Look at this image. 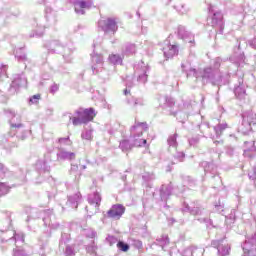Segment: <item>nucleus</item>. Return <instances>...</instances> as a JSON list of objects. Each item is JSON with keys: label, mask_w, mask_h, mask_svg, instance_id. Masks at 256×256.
I'll list each match as a JSON object with an SVG mask.
<instances>
[{"label": "nucleus", "mask_w": 256, "mask_h": 256, "mask_svg": "<svg viewBox=\"0 0 256 256\" xmlns=\"http://www.w3.org/2000/svg\"><path fill=\"white\" fill-rule=\"evenodd\" d=\"M234 93L237 97V99H245L246 91H245V86L243 84L235 87Z\"/></svg>", "instance_id": "27"}, {"label": "nucleus", "mask_w": 256, "mask_h": 256, "mask_svg": "<svg viewBox=\"0 0 256 256\" xmlns=\"http://www.w3.org/2000/svg\"><path fill=\"white\" fill-rule=\"evenodd\" d=\"M130 143H132L133 147H143V145L147 144V140L139 136H130Z\"/></svg>", "instance_id": "22"}, {"label": "nucleus", "mask_w": 256, "mask_h": 256, "mask_svg": "<svg viewBox=\"0 0 256 256\" xmlns=\"http://www.w3.org/2000/svg\"><path fill=\"white\" fill-rule=\"evenodd\" d=\"M244 147V156L253 157V153H256L255 142H245Z\"/></svg>", "instance_id": "18"}, {"label": "nucleus", "mask_w": 256, "mask_h": 256, "mask_svg": "<svg viewBox=\"0 0 256 256\" xmlns=\"http://www.w3.org/2000/svg\"><path fill=\"white\" fill-rule=\"evenodd\" d=\"M175 159H176L178 162L183 161V159H185V153H183V152H177L176 155H175Z\"/></svg>", "instance_id": "49"}, {"label": "nucleus", "mask_w": 256, "mask_h": 256, "mask_svg": "<svg viewBox=\"0 0 256 256\" xmlns=\"http://www.w3.org/2000/svg\"><path fill=\"white\" fill-rule=\"evenodd\" d=\"M135 53H137L135 44H126L122 49L123 55H135Z\"/></svg>", "instance_id": "24"}, {"label": "nucleus", "mask_w": 256, "mask_h": 256, "mask_svg": "<svg viewBox=\"0 0 256 256\" xmlns=\"http://www.w3.org/2000/svg\"><path fill=\"white\" fill-rule=\"evenodd\" d=\"M171 195V186L163 185L160 189V197L162 201H167Z\"/></svg>", "instance_id": "25"}, {"label": "nucleus", "mask_w": 256, "mask_h": 256, "mask_svg": "<svg viewBox=\"0 0 256 256\" xmlns=\"http://www.w3.org/2000/svg\"><path fill=\"white\" fill-rule=\"evenodd\" d=\"M144 131H147V123L135 122V125L130 129V137H141Z\"/></svg>", "instance_id": "9"}, {"label": "nucleus", "mask_w": 256, "mask_h": 256, "mask_svg": "<svg viewBox=\"0 0 256 256\" xmlns=\"http://www.w3.org/2000/svg\"><path fill=\"white\" fill-rule=\"evenodd\" d=\"M132 247H135V249H142L143 242L140 240H132Z\"/></svg>", "instance_id": "44"}, {"label": "nucleus", "mask_w": 256, "mask_h": 256, "mask_svg": "<svg viewBox=\"0 0 256 256\" xmlns=\"http://www.w3.org/2000/svg\"><path fill=\"white\" fill-rule=\"evenodd\" d=\"M225 129H227V124H219L218 126H215L214 131L216 133V136L221 137V134L223 133V131H225Z\"/></svg>", "instance_id": "34"}, {"label": "nucleus", "mask_w": 256, "mask_h": 256, "mask_svg": "<svg viewBox=\"0 0 256 256\" xmlns=\"http://www.w3.org/2000/svg\"><path fill=\"white\" fill-rule=\"evenodd\" d=\"M43 221H44V225H46V227H49L53 231H55L56 229H59V224H58L57 219L55 218L54 215H50V216L45 217L43 219Z\"/></svg>", "instance_id": "16"}, {"label": "nucleus", "mask_w": 256, "mask_h": 256, "mask_svg": "<svg viewBox=\"0 0 256 256\" xmlns=\"http://www.w3.org/2000/svg\"><path fill=\"white\" fill-rule=\"evenodd\" d=\"M98 27H100V29H102V31H105L106 33H115V31H117L118 29L117 22L113 18L99 20Z\"/></svg>", "instance_id": "5"}, {"label": "nucleus", "mask_w": 256, "mask_h": 256, "mask_svg": "<svg viewBox=\"0 0 256 256\" xmlns=\"http://www.w3.org/2000/svg\"><path fill=\"white\" fill-rule=\"evenodd\" d=\"M129 77L127 78V82H126V86L127 87H133V84H131L130 82H129Z\"/></svg>", "instance_id": "62"}, {"label": "nucleus", "mask_w": 256, "mask_h": 256, "mask_svg": "<svg viewBox=\"0 0 256 256\" xmlns=\"http://www.w3.org/2000/svg\"><path fill=\"white\" fill-rule=\"evenodd\" d=\"M158 243H159L160 247H162V249H165V247H167V245H169V237L162 236V238L158 240Z\"/></svg>", "instance_id": "38"}, {"label": "nucleus", "mask_w": 256, "mask_h": 256, "mask_svg": "<svg viewBox=\"0 0 256 256\" xmlns=\"http://www.w3.org/2000/svg\"><path fill=\"white\" fill-rule=\"evenodd\" d=\"M39 99H41V95H39V94L32 96L29 99V105H35V104L39 103Z\"/></svg>", "instance_id": "42"}, {"label": "nucleus", "mask_w": 256, "mask_h": 256, "mask_svg": "<svg viewBox=\"0 0 256 256\" xmlns=\"http://www.w3.org/2000/svg\"><path fill=\"white\" fill-rule=\"evenodd\" d=\"M245 57L243 55H240L239 58L237 60H233V58H231V61H234V63H236L237 65H241V63H243Z\"/></svg>", "instance_id": "56"}, {"label": "nucleus", "mask_w": 256, "mask_h": 256, "mask_svg": "<svg viewBox=\"0 0 256 256\" xmlns=\"http://www.w3.org/2000/svg\"><path fill=\"white\" fill-rule=\"evenodd\" d=\"M212 247H215L218 249V254L220 256H227L229 255V251H231V247L228 246V244L223 245L219 240L212 241Z\"/></svg>", "instance_id": "12"}, {"label": "nucleus", "mask_w": 256, "mask_h": 256, "mask_svg": "<svg viewBox=\"0 0 256 256\" xmlns=\"http://www.w3.org/2000/svg\"><path fill=\"white\" fill-rule=\"evenodd\" d=\"M15 57H16V59H18L19 61H26V60H27V56H26L25 54L19 55V53L16 52Z\"/></svg>", "instance_id": "54"}, {"label": "nucleus", "mask_w": 256, "mask_h": 256, "mask_svg": "<svg viewBox=\"0 0 256 256\" xmlns=\"http://www.w3.org/2000/svg\"><path fill=\"white\" fill-rule=\"evenodd\" d=\"M79 201H81V193L79 192L68 197V203L69 205H71L73 209H77V206L79 205Z\"/></svg>", "instance_id": "21"}, {"label": "nucleus", "mask_w": 256, "mask_h": 256, "mask_svg": "<svg viewBox=\"0 0 256 256\" xmlns=\"http://www.w3.org/2000/svg\"><path fill=\"white\" fill-rule=\"evenodd\" d=\"M215 209H216V211H218V213H221V211H223V206H221V205H216V206H215Z\"/></svg>", "instance_id": "61"}, {"label": "nucleus", "mask_w": 256, "mask_h": 256, "mask_svg": "<svg viewBox=\"0 0 256 256\" xmlns=\"http://www.w3.org/2000/svg\"><path fill=\"white\" fill-rule=\"evenodd\" d=\"M178 35H179V37H181V39H183L184 41H186L188 43L195 42V39L193 38V34H191V32H189V31H187V29H185V27H179Z\"/></svg>", "instance_id": "15"}, {"label": "nucleus", "mask_w": 256, "mask_h": 256, "mask_svg": "<svg viewBox=\"0 0 256 256\" xmlns=\"http://www.w3.org/2000/svg\"><path fill=\"white\" fill-rule=\"evenodd\" d=\"M81 139H84L85 141H91L93 139V132L91 130L82 131Z\"/></svg>", "instance_id": "33"}, {"label": "nucleus", "mask_w": 256, "mask_h": 256, "mask_svg": "<svg viewBox=\"0 0 256 256\" xmlns=\"http://www.w3.org/2000/svg\"><path fill=\"white\" fill-rule=\"evenodd\" d=\"M83 235L88 237L89 239H95L97 237V232L91 228H87L83 230Z\"/></svg>", "instance_id": "31"}, {"label": "nucleus", "mask_w": 256, "mask_h": 256, "mask_svg": "<svg viewBox=\"0 0 256 256\" xmlns=\"http://www.w3.org/2000/svg\"><path fill=\"white\" fill-rule=\"evenodd\" d=\"M65 255L67 256H74L75 255V249L71 246H67L65 250Z\"/></svg>", "instance_id": "46"}, {"label": "nucleus", "mask_w": 256, "mask_h": 256, "mask_svg": "<svg viewBox=\"0 0 256 256\" xmlns=\"http://www.w3.org/2000/svg\"><path fill=\"white\" fill-rule=\"evenodd\" d=\"M108 61L112 65H121V63H123V57L119 54H110Z\"/></svg>", "instance_id": "26"}, {"label": "nucleus", "mask_w": 256, "mask_h": 256, "mask_svg": "<svg viewBox=\"0 0 256 256\" xmlns=\"http://www.w3.org/2000/svg\"><path fill=\"white\" fill-rule=\"evenodd\" d=\"M86 251H87L88 253H95V252L97 251V246H96V245L88 246V247L86 248Z\"/></svg>", "instance_id": "55"}, {"label": "nucleus", "mask_w": 256, "mask_h": 256, "mask_svg": "<svg viewBox=\"0 0 256 256\" xmlns=\"http://www.w3.org/2000/svg\"><path fill=\"white\" fill-rule=\"evenodd\" d=\"M45 19L49 25H55L57 23V13L53 8L47 7L45 10Z\"/></svg>", "instance_id": "13"}, {"label": "nucleus", "mask_w": 256, "mask_h": 256, "mask_svg": "<svg viewBox=\"0 0 256 256\" xmlns=\"http://www.w3.org/2000/svg\"><path fill=\"white\" fill-rule=\"evenodd\" d=\"M219 67H221V58L214 60L213 67L199 71L195 68H188L187 65L182 64V69L187 72V75H193L196 79H202L203 83H212V85H223V76H221V72H219Z\"/></svg>", "instance_id": "1"}, {"label": "nucleus", "mask_w": 256, "mask_h": 256, "mask_svg": "<svg viewBox=\"0 0 256 256\" xmlns=\"http://www.w3.org/2000/svg\"><path fill=\"white\" fill-rule=\"evenodd\" d=\"M6 115L8 116V117H10V125H11V127H15V128H17V129H19V127H25L23 124H21V123H18V124H15V120H13V118L14 117H17V114H15V110H11V109H8V110H6Z\"/></svg>", "instance_id": "23"}, {"label": "nucleus", "mask_w": 256, "mask_h": 256, "mask_svg": "<svg viewBox=\"0 0 256 256\" xmlns=\"http://www.w3.org/2000/svg\"><path fill=\"white\" fill-rule=\"evenodd\" d=\"M58 141H59L60 145H68V146L73 145V142L71 141V139H69V137L60 138Z\"/></svg>", "instance_id": "43"}, {"label": "nucleus", "mask_w": 256, "mask_h": 256, "mask_svg": "<svg viewBox=\"0 0 256 256\" xmlns=\"http://www.w3.org/2000/svg\"><path fill=\"white\" fill-rule=\"evenodd\" d=\"M95 110L93 108L83 109L79 108L73 114L69 113L68 118L72 121V125L77 127V125H83L89 123L92 119L95 118Z\"/></svg>", "instance_id": "2"}, {"label": "nucleus", "mask_w": 256, "mask_h": 256, "mask_svg": "<svg viewBox=\"0 0 256 256\" xmlns=\"http://www.w3.org/2000/svg\"><path fill=\"white\" fill-rule=\"evenodd\" d=\"M142 179L144 180V181H153V179H155V175H153V174H149V173H146V174H144L143 176H142Z\"/></svg>", "instance_id": "48"}, {"label": "nucleus", "mask_w": 256, "mask_h": 256, "mask_svg": "<svg viewBox=\"0 0 256 256\" xmlns=\"http://www.w3.org/2000/svg\"><path fill=\"white\" fill-rule=\"evenodd\" d=\"M44 29L40 28L36 30V33H31L30 37H43Z\"/></svg>", "instance_id": "47"}, {"label": "nucleus", "mask_w": 256, "mask_h": 256, "mask_svg": "<svg viewBox=\"0 0 256 256\" xmlns=\"http://www.w3.org/2000/svg\"><path fill=\"white\" fill-rule=\"evenodd\" d=\"M251 125H256V114H243L242 125L239 127V131L246 135V133H249V131H251Z\"/></svg>", "instance_id": "4"}, {"label": "nucleus", "mask_w": 256, "mask_h": 256, "mask_svg": "<svg viewBox=\"0 0 256 256\" xmlns=\"http://www.w3.org/2000/svg\"><path fill=\"white\" fill-rule=\"evenodd\" d=\"M93 1L91 0H78L74 3L75 13L77 15H85V9H91Z\"/></svg>", "instance_id": "6"}, {"label": "nucleus", "mask_w": 256, "mask_h": 256, "mask_svg": "<svg viewBox=\"0 0 256 256\" xmlns=\"http://www.w3.org/2000/svg\"><path fill=\"white\" fill-rule=\"evenodd\" d=\"M66 239V241H65ZM69 239V235L67 234H62L61 240H60V248L63 247V245H65V243H67Z\"/></svg>", "instance_id": "50"}, {"label": "nucleus", "mask_w": 256, "mask_h": 256, "mask_svg": "<svg viewBox=\"0 0 256 256\" xmlns=\"http://www.w3.org/2000/svg\"><path fill=\"white\" fill-rule=\"evenodd\" d=\"M103 65V63L92 64V71L94 75H97V73H101V71H103Z\"/></svg>", "instance_id": "37"}, {"label": "nucleus", "mask_w": 256, "mask_h": 256, "mask_svg": "<svg viewBox=\"0 0 256 256\" xmlns=\"http://www.w3.org/2000/svg\"><path fill=\"white\" fill-rule=\"evenodd\" d=\"M129 105H131V107H137L139 105H144L143 99L139 98H132L129 102Z\"/></svg>", "instance_id": "36"}, {"label": "nucleus", "mask_w": 256, "mask_h": 256, "mask_svg": "<svg viewBox=\"0 0 256 256\" xmlns=\"http://www.w3.org/2000/svg\"><path fill=\"white\" fill-rule=\"evenodd\" d=\"M123 213H125V207L123 205L117 204L113 205L108 211H107V217L109 219H121L123 217Z\"/></svg>", "instance_id": "7"}, {"label": "nucleus", "mask_w": 256, "mask_h": 256, "mask_svg": "<svg viewBox=\"0 0 256 256\" xmlns=\"http://www.w3.org/2000/svg\"><path fill=\"white\" fill-rule=\"evenodd\" d=\"M166 105H168V107H173V105H175V100L172 98H169L166 100Z\"/></svg>", "instance_id": "57"}, {"label": "nucleus", "mask_w": 256, "mask_h": 256, "mask_svg": "<svg viewBox=\"0 0 256 256\" xmlns=\"http://www.w3.org/2000/svg\"><path fill=\"white\" fill-rule=\"evenodd\" d=\"M57 159L58 161H71L72 159H75V153L60 150L57 153Z\"/></svg>", "instance_id": "17"}, {"label": "nucleus", "mask_w": 256, "mask_h": 256, "mask_svg": "<svg viewBox=\"0 0 256 256\" xmlns=\"http://www.w3.org/2000/svg\"><path fill=\"white\" fill-rule=\"evenodd\" d=\"M167 143L169 147H173L174 149H177V134H173L169 136Z\"/></svg>", "instance_id": "30"}, {"label": "nucleus", "mask_w": 256, "mask_h": 256, "mask_svg": "<svg viewBox=\"0 0 256 256\" xmlns=\"http://www.w3.org/2000/svg\"><path fill=\"white\" fill-rule=\"evenodd\" d=\"M203 255V249L197 248V247H192V248H187L184 250L182 256H202Z\"/></svg>", "instance_id": "19"}, {"label": "nucleus", "mask_w": 256, "mask_h": 256, "mask_svg": "<svg viewBox=\"0 0 256 256\" xmlns=\"http://www.w3.org/2000/svg\"><path fill=\"white\" fill-rule=\"evenodd\" d=\"M131 147H133V143H130L128 140H123L122 142H120V149L122 151H129Z\"/></svg>", "instance_id": "35"}, {"label": "nucleus", "mask_w": 256, "mask_h": 256, "mask_svg": "<svg viewBox=\"0 0 256 256\" xmlns=\"http://www.w3.org/2000/svg\"><path fill=\"white\" fill-rule=\"evenodd\" d=\"M107 243H109L110 245H115V243H117V239L115 238V236H108L106 238Z\"/></svg>", "instance_id": "51"}, {"label": "nucleus", "mask_w": 256, "mask_h": 256, "mask_svg": "<svg viewBox=\"0 0 256 256\" xmlns=\"http://www.w3.org/2000/svg\"><path fill=\"white\" fill-rule=\"evenodd\" d=\"M250 47H252V49H256V38H254L252 41L249 42Z\"/></svg>", "instance_id": "60"}, {"label": "nucleus", "mask_w": 256, "mask_h": 256, "mask_svg": "<svg viewBox=\"0 0 256 256\" xmlns=\"http://www.w3.org/2000/svg\"><path fill=\"white\" fill-rule=\"evenodd\" d=\"M8 169L5 167V165H3L2 163H0V177H5V175H7L8 173Z\"/></svg>", "instance_id": "45"}, {"label": "nucleus", "mask_w": 256, "mask_h": 256, "mask_svg": "<svg viewBox=\"0 0 256 256\" xmlns=\"http://www.w3.org/2000/svg\"><path fill=\"white\" fill-rule=\"evenodd\" d=\"M88 202L90 203V205H95V207H99V205L101 204V194H99L98 192L90 194L88 196Z\"/></svg>", "instance_id": "20"}, {"label": "nucleus", "mask_w": 256, "mask_h": 256, "mask_svg": "<svg viewBox=\"0 0 256 256\" xmlns=\"http://www.w3.org/2000/svg\"><path fill=\"white\" fill-rule=\"evenodd\" d=\"M197 143H199V138H191L189 140L190 145H197Z\"/></svg>", "instance_id": "59"}, {"label": "nucleus", "mask_w": 256, "mask_h": 256, "mask_svg": "<svg viewBox=\"0 0 256 256\" xmlns=\"http://www.w3.org/2000/svg\"><path fill=\"white\" fill-rule=\"evenodd\" d=\"M13 256H27V254L23 250L16 249V250H14Z\"/></svg>", "instance_id": "53"}, {"label": "nucleus", "mask_w": 256, "mask_h": 256, "mask_svg": "<svg viewBox=\"0 0 256 256\" xmlns=\"http://www.w3.org/2000/svg\"><path fill=\"white\" fill-rule=\"evenodd\" d=\"M129 93V90L128 89H125L124 90V94L127 95Z\"/></svg>", "instance_id": "64"}, {"label": "nucleus", "mask_w": 256, "mask_h": 256, "mask_svg": "<svg viewBox=\"0 0 256 256\" xmlns=\"http://www.w3.org/2000/svg\"><path fill=\"white\" fill-rule=\"evenodd\" d=\"M50 47H51V49L49 50L50 53H62L63 52L64 57H67V55H69V53H71V49L63 46V44L59 41L51 42Z\"/></svg>", "instance_id": "8"}, {"label": "nucleus", "mask_w": 256, "mask_h": 256, "mask_svg": "<svg viewBox=\"0 0 256 256\" xmlns=\"http://www.w3.org/2000/svg\"><path fill=\"white\" fill-rule=\"evenodd\" d=\"M26 85H27V78H25L23 74L21 75L16 74L10 86V91H13V89L14 91H17L19 87H25Z\"/></svg>", "instance_id": "10"}, {"label": "nucleus", "mask_w": 256, "mask_h": 256, "mask_svg": "<svg viewBox=\"0 0 256 256\" xmlns=\"http://www.w3.org/2000/svg\"><path fill=\"white\" fill-rule=\"evenodd\" d=\"M59 91V85L57 84H53L50 87V93H52V95H55V93H57Z\"/></svg>", "instance_id": "52"}, {"label": "nucleus", "mask_w": 256, "mask_h": 256, "mask_svg": "<svg viewBox=\"0 0 256 256\" xmlns=\"http://www.w3.org/2000/svg\"><path fill=\"white\" fill-rule=\"evenodd\" d=\"M182 211H184V212L189 211V212H191L192 215H203V210H201V208H194V209H191V208L189 207V204H187V203H184V206H183V208H182Z\"/></svg>", "instance_id": "28"}, {"label": "nucleus", "mask_w": 256, "mask_h": 256, "mask_svg": "<svg viewBox=\"0 0 256 256\" xmlns=\"http://www.w3.org/2000/svg\"><path fill=\"white\" fill-rule=\"evenodd\" d=\"M174 8L176 9V11H178V13H180L181 15H187V13H189L190 9L187 7V5L183 4V3H179L176 4L174 6Z\"/></svg>", "instance_id": "29"}, {"label": "nucleus", "mask_w": 256, "mask_h": 256, "mask_svg": "<svg viewBox=\"0 0 256 256\" xmlns=\"http://www.w3.org/2000/svg\"><path fill=\"white\" fill-rule=\"evenodd\" d=\"M149 73V65L145 64V62L141 61L135 67V77L137 78L138 83H147V77Z\"/></svg>", "instance_id": "3"}, {"label": "nucleus", "mask_w": 256, "mask_h": 256, "mask_svg": "<svg viewBox=\"0 0 256 256\" xmlns=\"http://www.w3.org/2000/svg\"><path fill=\"white\" fill-rule=\"evenodd\" d=\"M9 193V185L0 183V195H7Z\"/></svg>", "instance_id": "39"}, {"label": "nucleus", "mask_w": 256, "mask_h": 256, "mask_svg": "<svg viewBox=\"0 0 256 256\" xmlns=\"http://www.w3.org/2000/svg\"><path fill=\"white\" fill-rule=\"evenodd\" d=\"M248 176H249V179H251L252 181H255L256 180V168H254V172L249 173Z\"/></svg>", "instance_id": "58"}, {"label": "nucleus", "mask_w": 256, "mask_h": 256, "mask_svg": "<svg viewBox=\"0 0 256 256\" xmlns=\"http://www.w3.org/2000/svg\"><path fill=\"white\" fill-rule=\"evenodd\" d=\"M117 248L120 250V251H123L124 253L129 251V246L128 244H125L123 241H119L117 243Z\"/></svg>", "instance_id": "40"}, {"label": "nucleus", "mask_w": 256, "mask_h": 256, "mask_svg": "<svg viewBox=\"0 0 256 256\" xmlns=\"http://www.w3.org/2000/svg\"><path fill=\"white\" fill-rule=\"evenodd\" d=\"M163 52L166 59H171L179 53V48L176 45H167L163 48Z\"/></svg>", "instance_id": "14"}, {"label": "nucleus", "mask_w": 256, "mask_h": 256, "mask_svg": "<svg viewBox=\"0 0 256 256\" xmlns=\"http://www.w3.org/2000/svg\"><path fill=\"white\" fill-rule=\"evenodd\" d=\"M15 242L21 241V243L25 242V235L23 233H14Z\"/></svg>", "instance_id": "41"}, {"label": "nucleus", "mask_w": 256, "mask_h": 256, "mask_svg": "<svg viewBox=\"0 0 256 256\" xmlns=\"http://www.w3.org/2000/svg\"><path fill=\"white\" fill-rule=\"evenodd\" d=\"M208 10L212 14V25L223 27V14L221 12H215V9L211 5L208 7Z\"/></svg>", "instance_id": "11"}, {"label": "nucleus", "mask_w": 256, "mask_h": 256, "mask_svg": "<svg viewBox=\"0 0 256 256\" xmlns=\"http://www.w3.org/2000/svg\"><path fill=\"white\" fill-rule=\"evenodd\" d=\"M92 64L94 65H98L99 63H102L104 64V61H103V56L101 54H92Z\"/></svg>", "instance_id": "32"}, {"label": "nucleus", "mask_w": 256, "mask_h": 256, "mask_svg": "<svg viewBox=\"0 0 256 256\" xmlns=\"http://www.w3.org/2000/svg\"><path fill=\"white\" fill-rule=\"evenodd\" d=\"M5 73H6L5 68L0 69V74H1V75H5Z\"/></svg>", "instance_id": "63"}]
</instances>
